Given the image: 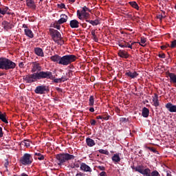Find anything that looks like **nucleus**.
Segmentation results:
<instances>
[{"mask_svg": "<svg viewBox=\"0 0 176 176\" xmlns=\"http://www.w3.org/2000/svg\"><path fill=\"white\" fill-rule=\"evenodd\" d=\"M76 156L71 155L68 153H59L56 155V163L58 166H64L65 162L74 160Z\"/></svg>", "mask_w": 176, "mask_h": 176, "instance_id": "nucleus-3", "label": "nucleus"}, {"mask_svg": "<svg viewBox=\"0 0 176 176\" xmlns=\"http://www.w3.org/2000/svg\"><path fill=\"white\" fill-rule=\"evenodd\" d=\"M8 166H9V161H6L5 163V167H8Z\"/></svg>", "mask_w": 176, "mask_h": 176, "instance_id": "nucleus-61", "label": "nucleus"}, {"mask_svg": "<svg viewBox=\"0 0 176 176\" xmlns=\"http://www.w3.org/2000/svg\"><path fill=\"white\" fill-rule=\"evenodd\" d=\"M24 32L26 36H28L29 38H34V33L32 32V30L30 29H25Z\"/></svg>", "mask_w": 176, "mask_h": 176, "instance_id": "nucleus-28", "label": "nucleus"}, {"mask_svg": "<svg viewBox=\"0 0 176 176\" xmlns=\"http://www.w3.org/2000/svg\"><path fill=\"white\" fill-rule=\"evenodd\" d=\"M14 68H16L14 62L7 58H0V69L8 71V69H14Z\"/></svg>", "mask_w": 176, "mask_h": 176, "instance_id": "nucleus-4", "label": "nucleus"}, {"mask_svg": "<svg viewBox=\"0 0 176 176\" xmlns=\"http://www.w3.org/2000/svg\"><path fill=\"white\" fill-rule=\"evenodd\" d=\"M99 176H108V175L107 174V172L105 171H102L100 174Z\"/></svg>", "mask_w": 176, "mask_h": 176, "instance_id": "nucleus-47", "label": "nucleus"}, {"mask_svg": "<svg viewBox=\"0 0 176 176\" xmlns=\"http://www.w3.org/2000/svg\"><path fill=\"white\" fill-rule=\"evenodd\" d=\"M68 20V16L65 14H60V19L58 21L59 24H64V23H67Z\"/></svg>", "mask_w": 176, "mask_h": 176, "instance_id": "nucleus-22", "label": "nucleus"}, {"mask_svg": "<svg viewBox=\"0 0 176 176\" xmlns=\"http://www.w3.org/2000/svg\"><path fill=\"white\" fill-rule=\"evenodd\" d=\"M82 10H77V16L79 19V20H83L82 16L87 13L89 12V13L91 12V10L90 8H87L86 6L81 8Z\"/></svg>", "mask_w": 176, "mask_h": 176, "instance_id": "nucleus-9", "label": "nucleus"}, {"mask_svg": "<svg viewBox=\"0 0 176 176\" xmlns=\"http://www.w3.org/2000/svg\"><path fill=\"white\" fill-rule=\"evenodd\" d=\"M3 137V132L2 131V127H0V138Z\"/></svg>", "mask_w": 176, "mask_h": 176, "instance_id": "nucleus-51", "label": "nucleus"}, {"mask_svg": "<svg viewBox=\"0 0 176 176\" xmlns=\"http://www.w3.org/2000/svg\"><path fill=\"white\" fill-rule=\"evenodd\" d=\"M80 168L82 171L85 173H91L92 170L89 165L86 164L85 163H82L80 164Z\"/></svg>", "mask_w": 176, "mask_h": 176, "instance_id": "nucleus-12", "label": "nucleus"}, {"mask_svg": "<svg viewBox=\"0 0 176 176\" xmlns=\"http://www.w3.org/2000/svg\"><path fill=\"white\" fill-rule=\"evenodd\" d=\"M51 80H53L54 83H62L61 78H56V76L53 75V78H51Z\"/></svg>", "mask_w": 176, "mask_h": 176, "instance_id": "nucleus-33", "label": "nucleus"}, {"mask_svg": "<svg viewBox=\"0 0 176 176\" xmlns=\"http://www.w3.org/2000/svg\"><path fill=\"white\" fill-rule=\"evenodd\" d=\"M92 35V38L95 42H98V38H97V36L96 35V30H93L91 32Z\"/></svg>", "mask_w": 176, "mask_h": 176, "instance_id": "nucleus-32", "label": "nucleus"}, {"mask_svg": "<svg viewBox=\"0 0 176 176\" xmlns=\"http://www.w3.org/2000/svg\"><path fill=\"white\" fill-rule=\"evenodd\" d=\"M50 60H52L54 63H57L60 65V61H61V56L58 54H55L50 57Z\"/></svg>", "mask_w": 176, "mask_h": 176, "instance_id": "nucleus-21", "label": "nucleus"}, {"mask_svg": "<svg viewBox=\"0 0 176 176\" xmlns=\"http://www.w3.org/2000/svg\"><path fill=\"white\" fill-rule=\"evenodd\" d=\"M34 158L35 160H45V155H42L40 152L35 153Z\"/></svg>", "mask_w": 176, "mask_h": 176, "instance_id": "nucleus-24", "label": "nucleus"}, {"mask_svg": "<svg viewBox=\"0 0 176 176\" xmlns=\"http://www.w3.org/2000/svg\"><path fill=\"white\" fill-rule=\"evenodd\" d=\"M80 25H82V28H86V27H87V23H80Z\"/></svg>", "mask_w": 176, "mask_h": 176, "instance_id": "nucleus-53", "label": "nucleus"}, {"mask_svg": "<svg viewBox=\"0 0 176 176\" xmlns=\"http://www.w3.org/2000/svg\"><path fill=\"white\" fill-rule=\"evenodd\" d=\"M90 17V14H89V12H87L85 14H84V15H82V19H84V20H87Z\"/></svg>", "mask_w": 176, "mask_h": 176, "instance_id": "nucleus-40", "label": "nucleus"}, {"mask_svg": "<svg viewBox=\"0 0 176 176\" xmlns=\"http://www.w3.org/2000/svg\"><path fill=\"white\" fill-rule=\"evenodd\" d=\"M176 47V40H174L171 42V44H170V47L172 49H174V47Z\"/></svg>", "mask_w": 176, "mask_h": 176, "instance_id": "nucleus-43", "label": "nucleus"}, {"mask_svg": "<svg viewBox=\"0 0 176 176\" xmlns=\"http://www.w3.org/2000/svg\"><path fill=\"white\" fill-rule=\"evenodd\" d=\"M58 8H60V9H65V4L63 3L60 4H58Z\"/></svg>", "mask_w": 176, "mask_h": 176, "instance_id": "nucleus-44", "label": "nucleus"}, {"mask_svg": "<svg viewBox=\"0 0 176 176\" xmlns=\"http://www.w3.org/2000/svg\"><path fill=\"white\" fill-rule=\"evenodd\" d=\"M4 23H5L4 30H12V28H13V25L6 22V21Z\"/></svg>", "mask_w": 176, "mask_h": 176, "instance_id": "nucleus-30", "label": "nucleus"}, {"mask_svg": "<svg viewBox=\"0 0 176 176\" xmlns=\"http://www.w3.org/2000/svg\"><path fill=\"white\" fill-rule=\"evenodd\" d=\"M78 60V57H76L74 54H67L63 56H60V65H69V64H72V63H75V60Z\"/></svg>", "mask_w": 176, "mask_h": 176, "instance_id": "nucleus-5", "label": "nucleus"}, {"mask_svg": "<svg viewBox=\"0 0 176 176\" xmlns=\"http://www.w3.org/2000/svg\"><path fill=\"white\" fill-rule=\"evenodd\" d=\"M58 45H60V46L63 45H64V41H63H63H59V44H58Z\"/></svg>", "mask_w": 176, "mask_h": 176, "instance_id": "nucleus-63", "label": "nucleus"}, {"mask_svg": "<svg viewBox=\"0 0 176 176\" xmlns=\"http://www.w3.org/2000/svg\"><path fill=\"white\" fill-rule=\"evenodd\" d=\"M166 109L169 111V112H176V105L173 104L171 102H168L165 105Z\"/></svg>", "mask_w": 176, "mask_h": 176, "instance_id": "nucleus-17", "label": "nucleus"}, {"mask_svg": "<svg viewBox=\"0 0 176 176\" xmlns=\"http://www.w3.org/2000/svg\"><path fill=\"white\" fill-rule=\"evenodd\" d=\"M75 1H76V0H69V1L71 2L72 3H75Z\"/></svg>", "mask_w": 176, "mask_h": 176, "instance_id": "nucleus-64", "label": "nucleus"}, {"mask_svg": "<svg viewBox=\"0 0 176 176\" xmlns=\"http://www.w3.org/2000/svg\"><path fill=\"white\" fill-rule=\"evenodd\" d=\"M96 123H97V122L96 121V120H90L91 126H96Z\"/></svg>", "mask_w": 176, "mask_h": 176, "instance_id": "nucleus-45", "label": "nucleus"}, {"mask_svg": "<svg viewBox=\"0 0 176 176\" xmlns=\"http://www.w3.org/2000/svg\"><path fill=\"white\" fill-rule=\"evenodd\" d=\"M112 162L114 164H118L121 160L120 159V153H116L111 157Z\"/></svg>", "mask_w": 176, "mask_h": 176, "instance_id": "nucleus-19", "label": "nucleus"}, {"mask_svg": "<svg viewBox=\"0 0 176 176\" xmlns=\"http://www.w3.org/2000/svg\"><path fill=\"white\" fill-rule=\"evenodd\" d=\"M19 67H20V68H23V67H24V63L21 62V63L19 64Z\"/></svg>", "mask_w": 176, "mask_h": 176, "instance_id": "nucleus-54", "label": "nucleus"}, {"mask_svg": "<svg viewBox=\"0 0 176 176\" xmlns=\"http://www.w3.org/2000/svg\"><path fill=\"white\" fill-rule=\"evenodd\" d=\"M166 47H167V46H166V45H162V46H161V49H162V50H164L165 49H166Z\"/></svg>", "mask_w": 176, "mask_h": 176, "instance_id": "nucleus-58", "label": "nucleus"}, {"mask_svg": "<svg viewBox=\"0 0 176 176\" xmlns=\"http://www.w3.org/2000/svg\"><path fill=\"white\" fill-rule=\"evenodd\" d=\"M120 122H121V123H126V122H129V118H120Z\"/></svg>", "mask_w": 176, "mask_h": 176, "instance_id": "nucleus-41", "label": "nucleus"}, {"mask_svg": "<svg viewBox=\"0 0 176 176\" xmlns=\"http://www.w3.org/2000/svg\"><path fill=\"white\" fill-rule=\"evenodd\" d=\"M76 176H85V174H83L82 173L80 172L79 173H77L76 175Z\"/></svg>", "mask_w": 176, "mask_h": 176, "instance_id": "nucleus-56", "label": "nucleus"}, {"mask_svg": "<svg viewBox=\"0 0 176 176\" xmlns=\"http://www.w3.org/2000/svg\"><path fill=\"white\" fill-rule=\"evenodd\" d=\"M49 32L54 41L57 44H60V42H63V37L61 36V33L58 30H56L53 28L49 29Z\"/></svg>", "mask_w": 176, "mask_h": 176, "instance_id": "nucleus-6", "label": "nucleus"}, {"mask_svg": "<svg viewBox=\"0 0 176 176\" xmlns=\"http://www.w3.org/2000/svg\"><path fill=\"white\" fill-rule=\"evenodd\" d=\"M131 168L143 176H160L157 170L152 171L149 168H145L143 165L131 166Z\"/></svg>", "mask_w": 176, "mask_h": 176, "instance_id": "nucleus-2", "label": "nucleus"}, {"mask_svg": "<svg viewBox=\"0 0 176 176\" xmlns=\"http://www.w3.org/2000/svg\"><path fill=\"white\" fill-rule=\"evenodd\" d=\"M49 91V87L42 85L37 86L34 90L36 94H46Z\"/></svg>", "mask_w": 176, "mask_h": 176, "instance_id": "nucleus-8", "label": "nucleus"}, {"mask_svg": "<svg viewBox=\"0 0 176 176\" xmlns=\"http://www.w3.org/2000/svg\"><path fill=\"white\" fill-rule=\"evenodd\" d=\"M42 71V67L38 62H33L32 63L31 72L32 74H36V72H41Z\"/></svg>", "mask_w": 176, "mask_h": 176, "instance_id": "nucleus-10", "label": "nucleus"}, {"mask_svg": "<svg viewBox=\"0 0 176 176\" xmlns=\"http://www.w3.org/2000/svg\"><path fill=\"white\" fill-rule=\"evenodd\" d=\"M129 5L132 6V8H134V9H136V10H140V6H138V4L135 1H130Z\"/></svg>", "mask_w": 176, "mask_h": 176, "instance_id": "nucleus-29", "label": "nucleus"}, {"mask_svg": "<svg viewBox=\"0 0 176 176\" xmlns=\"http://www.w3.org/2000/svg\"><path fill=\"white\" fill-rule=\"evenodd\" d=\"M60 80L62 82H66V80H68V78H67V77L65 76H63L61 78H60Z\"/></svg>", "mask_w": 176, "mask_h": 176, "instance_id": "nucleus-46", "label": "nucleus"}, {"mask_svg": "<svg viewBox=\"0 0 176 176\" xmlns=\"http://www.w3.org/2000/svg\"><path fill=\"white\" fill-rule=\"evenodd\" d=\"M166 176H173L171 175V171L170 170H166Z\"/></svg>", "mask_w": 176, "mask_h": 176, "instance_id": "nucleus-52", "label": "nucleus"}, {"mask_svg": "<svg viewBox=\"0 0 176 176\" xmlns=\"http://www.w3.org/2000/svg\"><path fill=\"white\" fill-rule=\"evenodd\" d=\"M41 79H53V73L50 71H41L32 74L23 76V80L25 83H34Z\"/></svg>", "mask_w": 176, "mask_h": 176, "instance_id": "nucleus-1", "label": "nucleus"}, {"mask_svg": "<svg viewBox=\"0 0 176 176\" xmlns=\"http://www.w3.org/2000/svg\"><path fill=\"white\" fill-rule=\"evenodd\" d=\"M8 10H9L8 7H3V8H0V14H3V16H5V14H11Z\"/></svg>", "mask_w": 176, "mask_h": 176, "instance_id": "nucleus-25", "label": "nucleus"}, {"mask_svg": "<svg viewBox=\"0 0 176 176\" xmlns=\"http://www.w3.org/2000/svg\"><path fill=\"white\" fill-rule=\"evenodd\" d=\"M149 151H151V152H153V153H157V155H159V151H157L155 148L153 147H147Z\"/></svg>", "mask_w": 176, "mask_h": 176, "instance_id": "nucleus-39", "label": "nucleus"}, {"mask_svg": "<svg viewBox=\"0 0 176 176\" xmlns=\"http://www.w3.org/2000/svg\"><path fill=\"white\" fill-rule=\"evenodd\" d=\"M92 21L93 20H89V19H85L86 23H89V24H91V21Z\"/></svg>", "mask_w": 176, "mask_h": 176, "instance_id": "nucleus-57", "label": "nucleus"}, {"mask_svg": "<svg viewBox=\"0 0 176 176\" xmlns=\"http://www.w3.org/2000/svg\"><path fill=\"white\" fill-rule=\"evenodd\" d=\"M109 118H111V116H107L106 118H104V116H98L96 117V119H101V120L103 119V120H109Z\"/></svg>", "mask_w": 176, "mask_h": 176, "instance_id": "nucleus-36", "label": "nucleus"}, {"mask_svg": "<svg viewBox=\"0 0 176 176\" xmlns=\"http://www.w3.org/2000/svg\"><path fill=\"white\" fill-rule=\"evenodd\" d=\"M79 24L80 23L76 19H73L69 22L71 28H79Z\"/></svg>", "mask_w": 176, "mask_h": 176, "instance_id": "nucleus-20", "label": "nucleus"}, {"mask_svg": "<svg viewBox=\"0 0 176 176\" xmlns=\"http://www.w3.org/2000/svg\"><path fill=\"white\" fill-rule=\"evenodd\" d=\"M0 120L3 122V123L8 124L9 122H8V120L6 119V113H2V111H0Z\"/></svg>", "mask_w": 176, "mask_h": 176, "instance_id": "nucleus-26", "label": "nucleus"}, {"mask_svg": "<svg viewBox=\"0 0 176 176\" xmlns=\"http://www.w3.org/2000/svg\"><path fill=\"white\" fill-rule=\"evenodd\" d=\"M53 27L54 28H56V30H60V28H61V23H58V21H55L53 24Z\"/></svg>", "mask_w": 176, "mask_h": 176, "instance_id": "nucleus-34", "label": "nucleus"}, {"mask_svg": "<svg viewBox=\"0 0 176 176\" xmlns=\"http://www.w3.org/2000/svg\"><path fill=\"white\" fill-rule=\"evenodd\" d=\"M86 144L87 146H89L90 148H91L92 146H94V145H96V142H94V140L90 138H87Z\"/></svg>", "mask_w": 176, "mask_h": 176, "instance_id": "nucleus-23", "label": "nucleus"}, {"mask_svg": "<svg viewBox=\"0 0 176 176\" xmlns=\"http://www.w3.org/2000/svg\"><path fill=\"white\" fill-rule=\"evenodd\" d=\"M134 43H132L131 44L126 42L125 41H120L118 42V46H120V47H129V49H133V45H134Z\"/></svg>", "mask_w": 176, "mask_h": 176, "instance_id": "nucleus-11", "label": "nucleus"}, {"mask_svg": "<svg viewBox=\"0 0 176 176\" xmlns=\"http://www.w3.org/2000/svg\"><path fill=\"white\" fill-rule=\"evenodd\" d=\"M142 116H143V118H148V116H149V109L144 107L142 111Z\"/></svg>", "mask_w": 176, "mask_h": 176, "instance_id": "nucleus-27", "label": "nucleus"}, {"mask_svg": "<svg viewBox=\"0 0 176 176\" xmlns=\"http://www.w3.org/2000/svg\"><path fill=\"white\" fill-rule=\"evenodd\" d=\"M146 42V40H145V38H141L140 39V43H142V45H144V43H145Z\"/></svg>", "mask_w": 176, "mask_h": 176, "instance_id": "nucleus-50", "label": "nucleus"}, {"mask_svg": "<svg viewBox=\"0 0 176 176\" xmlns=\"http://www.w3.org/2000/svg\"><path fill=\"white\" fill-rule=\"evenodd\" d=\"M118 55L121 58H129V57H130V54H129V52L123 50H120L118 51Z\"/></svg>", "mask_w": 176, "mask_h": 176, "instance_id": "nucleus-14", "label": "nucleus"}, {"mask_svg": "<svg viewBox=\"0 0 176 176\" xmlns=\"http://www.w3.org/2000/svg\"><path fill=\"white\" fill-rule=\"evenodd\" d=\"M126 76L131 78V79H135L137 76H138V73L137 72H131L130 70H127L125 73Z\"/></svg>", "mask_w": 176, "mask_h": 176, "instance_id": "nucleus-13", "label": "nucleus"}, {"mask_svg": "<svg viewBox=\"0 0 176 176\" xmlns=\"http://www.w3.org/2000/svg\"><path fill=\"white\" fill-rule=\"evenodd\" d=\"M96 168L100 171H105V166H97Z\"/></svg>", "mask_w": 176, "mask_h": 176, "instance_id": "nucleus-42", "label": "nucleus"}, {"mask_svg": "<svg viewBox=\"0 0 176 176\" xmlns=\"http://www.w3.org/2000/svg\"><path fill=\"white\" fill-rule=\"evenodd\" d=\"M89 111L90 112H94V107L89 108Z\"/></svg>", "mask_w": 176, "mask_h": 176, "instance_id": "nucleus-62", "label": "nucleus"}, {"mask_svg": "<svg viewBox=\"0 0 176 176\" xmlns=\"http://www.w3.org/2000/svg\"><path fill=\"white\" fill-rule=\"evenodd\" d=\"M166 17L165 16H163L162 14H159L157 16V18L159 19V20H162V19H164Z\"/></svg>", "mask_w": 176, "mask_h": 176, "instance_id": "nucleus-49", "label": "nucleus"}, {"mask_svg": "<svg viewBox=\"0 0 176 176\" xmlns=\"http://www.w3.org/2000/svg\"><path fill=\"white\" fill-rule=\"evenodd\" d=\"M116 112H117L118 113H119L120 112V109L118 107L116 108Z\"/></svg>", "mask_w": 176, "mask_h": 176, "instance_id": "nucleus-60", "label": "nucleus"}, {"mask_svg": "<svg viewBox=\"0 0 176 176\" xmlns=\"http://www.w3.org/2000/svg\"><path fill=\"white\" fill-rule=\"evenodd\" d=\"M94 105V96H91L89 99V106L93 107Z\"/></svg>", "mask_w": 176, "mask_h": 176, "instance_id": "nucleus-31", "label": "nucleus"}, {"mask_svg": "<svg viewBox=\"0 0 176 176\" xmlns=\"http://www.w3.org/2000/svg\"><path fill=\"white\" fill-rule=\"evenodd\" d=\"M32 155L29 153H25L23 157L20 159V164L23 166H30L32 164Z\"/></svg>", "mask_w": 176, "mask_h": 176, "instance_id": "nucleus-7", "label": "nucleus"}, {"mask_svg": "<svg viewBox=\"0 0 176 176\" xmlns=\"http://www.w3.org/2000/svg\"><path fill=\"white\" fill-rule=\"evenodd\" d=\"M56 91H60L61 93L63 92V89L60 87H56Z\"/></svg>", "mask_w": 176, "mask_h": 176, "instance_id": "nucleus-55", "label": "nucleus"}, {"mask_svg": "<svg viewBox=\"0 0 176 176\" xmlns=\"http://www.w3.org/2000/svg\"><path fill=\"white\" fill-rule=\"evenodd\" d=\"M91 25H98L100 24V20L98 19H95L94 21H91Z\"/></svg>", "mask_w": 176, "mask_h": 176, "instance_id": "nucleus-38", "label": "nucleus"}, {"mask_svg": "<svg viewBox=\"0 0 176 176\" xmlns=\"http://www.w3.org/2000/svg\"><path fill=\"white\" fill-rule=\"evenodd\" d=\"M23 28H25V30L29 29L28 26L27 25H25V24L23 25Z\"/></svg>", "mask_w": 176, "mask_h": 176, "instance_id": "nucleus-59", "label": "nucleus"}, {"mask_svg": "<svg viewBox=\"0 0 176 176\" xmlns=\"http://www.w3.org/2000/svg\"><path fill=\"white\" fill-rule=\"evenodd\" d=\"M34 54L36 56L38 57H45V53L43 52V50L41 47H35L34 48Z\"/></svg>", "mask_w": 176, "mask_h": 176, "instance_id": "nucleus-15", "label": "nucleus"}, {"mask_svg": "<svg viewBox=\"0 0 176 176\" xmlns=\"http://www.w3.org/2000/svg\"><path fill=\"white\" fill-rule=\"evenodd\" d=\"M21 144L23 145L24 146H26V148H28V146H30V141L23 140L21 142Z\"/></svg>", "mask_w": 176, "mask_h": 176, "instance_id": "nucleus-35", "label": "nucleus"}, {"mask_svg": "<svg viewBox=\"0 0 176 176\" xmlns=\"http://www.w3.org/2000/svg\"><path fill=\"white\" fill-rule=\"evenodd\" d=\"M153 105L157 108L160 105V103L159 102V96H157V94H155L153 96Z\"/></svg>", "mask_w": 176, "mask_h": 176, "instance_id": "nucleus-16", "label": "nucleus"}, {"mask_svg": "<svg viewBox=\"0 0 176 176\" xmlns=\"http://www.w3.org/2000/svg\"><path fill=\"white\" fill-rule=\"evenodd\" d=\"M99 153H102V155H109V151L104 149H100L98 150Z\"/></svg>", "mask_w": 176, "mask_h": 176, "instance_id": "nucleus-37", "label": "nucleus"}, {"mask_svg": "<svg viewBox=\"0 0 176 176\" xmlns=\"http://www.w3.org/2000/svg\"><path fill=\"white\" fill-rule=\"evenodd\" d=\"M158 57H160V58H166V54H158Z\"/></svg>", "mask_w": 176, "mask_h": 176, "instance_id": "nucleus-48", "label": "nucleus"}, {"mask_svg": "<svg viewBox=\"0 0 176 176\" xmlns=\"http://www.w3.org/2000/svg\"><path fill=\"white\" fill-rule=\"evenodd\" d=\"M26 5L28 8H30V9H33L34 10L36 9V5L34 0H26Z\"/></svg>", "mask_w": 176, "mask_h": 176, "instance_id": "nucleus-18", "label": "nucleus"}]
</instances>
